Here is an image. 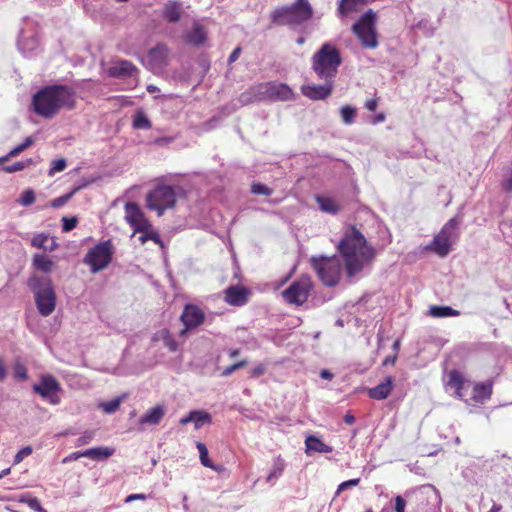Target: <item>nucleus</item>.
I'll use <instances>...</instances> for the list:
<instances>
[{
	"mask_svg": "<svg viewBox=\"0 0 512 512\" xmlns=\"http://www.w3.org/2000/svg\"><path fill=\"white\" fill-rule=\"evenodd\" d=\"M337 248L344 260L349 277L362 271L364 264L371 262L375 257V249L368 245L366 238L355 225L345 229Z\"/></svg>",
	"mask_w": 512,
	"mask_h": 512,
	"instance_id": "obj_1",
	"label": "nucleus"
},
{
	"mask_svg": "<svg viewBox=\"0 0 512 512\" xmlns=\"http://www.w3.org/2000/svg\"><path fill=\"white\" fill-rule=\"evenodd\" d=\"M75 91L67 85L55 84L40 89L32 98V109L35 114L45 119H52L63 108L75 107Z\"/></svg>",
	"mask_w": 512,
	"mask_h": 512,
	"instance_id": "obj_2",
	"label": "nucleus"
},
{
	"mask_svg": "<svg viewBox=\"0 0 512 512\" xmlns=\"http://www.w3.org/2000/svg\"><path fill=\"white\" fill-rule=\"evenodd\" d=\"M446 386L454 391L455 397L466 403L483 404L489 400L493 392V381L475 383L469 398L466 397L465 388L470 385V381L456 369L449 371Z\"/></svg>",
	"mask_w": 512,
	"mask_h": 512,
	"instance_id": "obj_3",
	"label": "nucleus"
},
{
	"mask_svg": "<svg viewBox=\"0 0 512 512\" xmlns=\"http://www.w3.org/2000/svg\"><path fill=\"white\" fill-rule=\"evenodd\" d=\"M313 14L309 0H296L291 5L274 9L270 13V20L277 26L297 27L311 20Z\"/></svg>",
	"mask_w": 512,
	"mask_h": 512,
	"instance_id": "obj_4",
	"label": "nucleus"
},
{
	"mask_svg": "<svg viewBox=\"0 0 512 512\" xmlns=\"http://www.w3.org/2000/svg\"><path fill=\"white\" fill-rule=\"evenodd\" d=\"M311 63L313 71L320 79L334 81L342 63V57L335 45L326 42L314 53Z\"/></svg>",
	"mask_w": 512,
	"mask_h": 512,
	"instance_id": "obj_5",
	"label": "nucleus"
},
{
	"mask_svg": "<svg viewBox=\"0 0 512 512\" xmlns=\"http://www.w3.org/2000/svg\"><path fill=\"white\" fill-rule=\"evenodd\" d=\"M28 286L35 295V303L42 316L51 315L56 307V294L49 278L33 275L28 279Z\"/></svg>",
	"mask_w": 512,
	"mask_h": 512,
	"instance_id": "obj_6",
	"label": "nucleus"
},
{
	"mask_svg": "<svg viewBox=\"0 0 512 512\" xmlns=\"http://www.w3.org/2000/svg\"><path fill=\"white\" fill-rule=\"evenodd\" d=\"M309 262L323 285L334 287L339 283L342 267L337 256H312Z\"/></svg>",
	"mask_w": 512,
	"mask_h": 512,
	"instance_id": "obj_7",
	"label": "nucleus"
},
{
	"mask_svg": "<svg viewBox=\"0 0 512 512\" xmlns=\"http://www.w3.org/2000/svg\"><path fill=\"white\" fill-rule=\"evenodd\" d=\"M113 254V243L111 240H106L89 249L83 262L90 267L91 272L97 273L111 263Z\"/></svg>",
	"mask_w": 512,
	"mask_h": 512,
	"instance_id": "obj_8",
	"label": "nucleus"
},
{
	"mask_svg": "<svg viewBox=\"0 0 512 512\" xmlns=\"http://www.w3.org/2000/svg\"><path fill=\"white\" fill-rule=\"evenodd\" d=\"M313 289L311 276L303 274L282 292V297L288 304L301 306L308 300Z\"/></svg>",
	"mask_w": 512,
	"mask_h": 512,
	"instance_id": "obj_9",
	"label": "nucleus"
},
{
	"mask_svg": "<svg viewBox=\"0 0 512 512\" xmlns=\"http://www.w3.org/2000/svg\"><path fill=\"white\" fill-rule=\"evenodd\" d=\"M147 207L161 216L165 210L173 208L176 203V193L173 187L158 185L146 197Z\"/></svg>",
	"mask_w": 512,
	"mask_h": 512,
	"instance_id": "obj_10",
	"label": "nucleus"
},
{
	"mask_svg": "<svg viewBox=\"0 0 512 512\" xmlns=\"http://www.w3.org/2000/svg\"><path fill=\"white\" fill-rule=\"evenodd\" d=\"M375 19V13L369 10L352 27V31L366 48H376L378 45Z\"/></svg>",
	"mask_w": 512,
	"mask_h": 512,
	"instance_id": "obj_11",
	"label": "nucleus"
},
{
	"mask_svg": "<svg viewBox=\"0 0 512 512\" xmlns=\"http://www.w3.org/2000/svg\"><path fill=\"white\" fill-rule=\"evenodd\" d=\"M458 222L455 218L450 219L434 236L432 242L426 247L427 250L433 251L440 257H445L449 254L452 245V239L457 236Z\"/></svg>",
	"mask_w": 512,
	"mask_h": 512,
	"instance_id": "obj_12",
	"label": "nucleus"
},
{
	"mask_svg": "<svg viewBox=\"0 0 512 512\" xmlns=\"http://www.w3.org/2000/svg\"><path fill=\"white\" fill-rule=\"evenodd\" d=\"M33 391L42 398L49 399L51 404L55 405L60 402L57 396V393L60 391V383L50 374L42 375L40 383L33 385Z\"/></svg>",
	"mask_w": 512,
	"mask_h": 512,
	"instance_id": "obj_13",
	"label": "nucleus"
},
{
	"mask_svg": "<svg viewBox=\"0 0 512 512\" xmlns=\"http://www.w3.org/2000/svg\"><path fill=\"white\" fill-rule=\"evenodd\" d=\"M252 90L257 99L268 96L279 100H288L293 95L292 90L285 84L261 83L252 87Z\"/></svg>",
	"mask_w": 512,
	"mask_h": 512,
	"instance_id": "obj_14",
	"label": "nucleus"
},
{
	"mask_svg": "<svg viewBox=\"0 0 512 512\" xmlns=\"http://www.w3.org/2000/svg\"><path fill=\"white\" fill-rule=\"evenodd\" d=\"M125 220L133 228L134 233L138 231H147L151 228V223L145 217L139 205L135 202H128L124 206Z\"/></svg>",
	"mask_w": 512,
	"mask_h": 512,
	"instance_id": "obj_15",
	"label": "nucleus"
},
{
	"mask_svg": "<svg viewBox=\"0 0 512 512\" xmlns=\"http://www.w3.org/2000/svg\"><path fill=\"white\" fill-rule=\"evenodd\" d=\"M205 319L203 311L193 304H188L184 307L180 320L185 326L179 335L184 336L188 330L194 329L201 325Z\"/></svg>",
	"mask_w": 512,
	"mask_h": 512,
	"instance_id": "obj_16",
	"label": "nucleus"
},
{
	"mask_svg": "<svg viewBox=\"0 0 512 512\" xmlns=\"http://www.w3.org/2000/svg\"><path fill=\"white\" fill-rule=\"evenodd\" d=\"M323 85L307 84L301 86V93L314 101L324 100L332 94L334 81H324Z\"/></svg>",
	"mask_w": 512,
	"mask_h": 512,
	"instance_id": "obj_17",
	"label": "nucleus"
},
{
	"mask_svg": "<svg viewBox=\"0 0 512 512\" xmlns=\"http://www.w3.org/2000/svg\"><path fill=\"white\" fill-rule=\"evenodd\" d=\"M252 294L250 288L232 285L226 289V302L232 306L242 307L246 305Z\"/></svg>",
	"mask_w": 512,
	"mask_h": 512,
	"instance_id": "obj_18",
	"label": "nucleus"
},
{
	"mask_svg": "<svg viewBox=\"0 0 512 512\" xmlns=\"http://www.w3.org/2000/svg\"><path fill=\"white\" fill-rule=\"evenodd\" d=\"M394 386V379L392 376H387L383 382L375 387L369 388L367 391L368 396L374 400H384L391 394Z\"/></svg>",
	"mask_w": 512,
	"mask_h": 512,
	"instance_id": "obj_19",
	"label": "nucleus"
},
{
	"mask_svg": "<svg viewBox=\"0 0 512 512\" xmlns=\"http://www.w3.org/2000/svg\"><path fill=\"white\" fill-rule=\"evenodd\" d=\"M108 72L112 77L122 78L132 76L134 73L138 72V69L132 62L120 60L110 67Z\"/></svg>",
	"mask_w": 512,
	"mask_h": 512,
	"instance_id": "obj_20",
	"label": "nucleus"
},
{
	"mask_svg": "<svg viewBox=\"0 0 512 512\" xmlns=\"http://www.w3.org/2000/svg\"><path fill=\"white\" fill-rule=\"evenodd\" d=\"M165 416V408L163 405H156L149 409L145 414H143L139 419L140 425H158Z\"/></svg>",
	"mask_w": 512,
	"mask_h": 512,
	"instance_id": "obj_21",
	"label": "nucleus"
},
{
	"mask_svg": "<svg viewBox=\"0 0 512 512\" xmlns=\"http://www.w3.org/2000/svg\"><path fill=\"white\" fill-rule=\"evenodd\" d=\"M206 39H207V33H206L205 29L198 23H196L193 26L191 31L187 32L184 35L185 43H187L189 45H193V46L203 45L205 43Z\"/></svg>",
	"mask_w": 512,
	"mask_h": 512,
	"instance_id": "obj_22",
	"label": "nucleus"
},
{
	"mask_svg": "<svg viewBox=\"0 0 512 512\" xmlns=\"http://www.w3.org/2000/svg\"><path fill=\"white\" fill-rule=\"evenodd\" d=\"M190 422L194 423L195 429H199L203 425L209 424L211 422V416L204 411H192L188 416L180 419L181 425H186Z\"/></svg>",
	"mask_w": 512,
	"mask_h": 512,
	"instance_id": "obj_23",
	"label": "nucleus"
},
{
	"mask_svg": "<svg viewBox=\"0 0 512 512\" xmlns=\"http://www.w3.org/2000/svg\"><path fill=\"white\" fill-rule=\"evenodd\" d=\"M306 453L311 454L313 452L318 453H331L333 448L327 444H325L322 440H320L316 436H308L305 439Z\"/></svg>",
	"mask_w": 512,
	"mask_h": 512,
	"instance_id": "obj_24",
	"label": "nucleus"
},
{
	"mask_svg": "<svg viewBox=\"0 0 512 512\" xmlns=\"http://www.w3.org/2000/svg\"><path fill=\"white\" fill-rule=\"evenodd\" d=\"M369 0H340L338 4V14L341 17L347 16L352 12L358 11L365 6Z\"/></svg>",
	"mask_w": 512,
	"mask_h": 512,
	"instance_id": "obj_25",
	"label": "nucleus"
},
{
	"mask_svg": "<svg viewBox=\"0 0 512 512\" xmlns=\"http://www.w3.org/2000/svg\"><path fill=\"white\" fill-rule=\"evenodd\" d=\"M115 450L109 447H94L83 451L82 455L87 458H91L96 461H102L108 459L114 454Z\"/></svg>",
	"mask_w": 512,
	"mask_h": 512,
	"instance_id": "obj_26",
	"label": "nucleus"
},
{
	"mask_svg": "<svg viewBox=\"0 0 512 512\" xmlns=\"http://www.w3.org/2000/svg\"><path fill=\"white\" fill-rule=\"evenodd\" d=\"M315 200L323 212L335 215L341 209L337 201L331 197L316 196Z\"/></svg>",
	"mask_w": 512,
	"mask_h": 512,
	"instance_id": "obj_27",
	"label": "nucleus"
},
{
	"mask_svg": "<svg viewBox=\"0 0 512 512\" xmlns=\"http://www.w3.org/2000/svg\"><path fill=\"white\" fill-rule=\"evenodd\" d=\"M167 55V47L163 44H159L149 51L148 58L151 62L157 64L158 66H162L166 62Z\"/></svg>",
	"mask_w": 512,
	"mask_h": 512,
	"instance_id": "obj_28",
	"label": "nucleus"
},
{
	"mask_svg": "<svg viewBox=\"0 0 512 512\" xmlns=\"http://www.w3.org/2000/svg\"><path fill=\"white\" fill-rule=\"evenodd\" d=\"M164 17L171 23H176L181 17V7L177 2H170L165 5Z\"/></svg>",
	"mask_w": 512,
	"mask_h": 512,
	"instance_id": "obj_29",
	"label": "nucleus"
},
{
	"mask_svg": "<svg viewBox=\"0 0 512 512\" xmlns=\"http://www.w3.org/2000/svg\"><path fill=\"white\" fill-rule=\"evenodd\" d=\"M126 397L127 394H123L113 400L99 403L98 407L106 414H113L119 409L121 403L126 399Z\"/></svg>",
	"mask_w": 512,
	"mask_h": 512,
	"instance_id": "obj_30",
	"label": "nucleus"
},
{
	"mask_svg": "<svg viewBox=\"0 0 512 512\" xmlns=\"http://www.w3.org/2000/svg\"><path fill=\"white\" fill-rule=\"evenodd\" d=\"M33 265L36 269L48 273L52 270L54 263L47 255L36 254L33 258Z\"/></svg>",
	"mask_w": 512,
	"mask_h": 512,
	"instance_id": "obj_31",
	"label": "nucleus"
},
{
	"mask_svg": "<svg viewBox=\"0 0 512 512\" xmlns=\"http://www.w3.org/2000/svg\"><path fill=\"white\" fill-rule=\"evenodd\" d=\"M429 314L435 318H444L458 316L460 312L449 306H432L430 307Z\"/></svg>",
	"mask_w": 512,
	"mask_h": 512,
	"instance_id": "obj_32",
	"label": "nucleus"
},
{
	"mask_svg": "<svg viewBox=\"0 0 512 512\" xmlns=\"http://www.w3.org/2000/svg\"><path fill=\"white\" fill-rule=\"evenodd\" d=\"M34 143V140L32 137H27L23 143L17 145L16 147H14L9 153L7 156L5 157H2L0 158V163L1 162H4V161H7L8 159L12 158V157H15L17 155H19L21 152H23L24 150H26L28 147H30L31 145H33Z\"/></svg>",
	"mask_w": 512,
	"mask_h": 512,
	"instance_id": "obj_33",
	"label": "nucleus"
},
{
	"mask_svg": "<svg viewBox=\"0 0 512 512\" xmlns=\"http://www.w3.org/2000/svg\"><path fill=\"white\" fill-rule=\"evenodd\" d=\"M152 123L147 118L144 112L138 111L133 118V128L135 129H150Z\"/></svg>",
	"mask_w": 512,
	"mask_h": 512,
	"instance_id": "obj_34",
	"label": "nucleus"
},
{
	"mask_svg": "<svg viewBox=\"0 0 512 512\" xmlns=\"http://www.w3.org/2000/svg\"><path fill=\"white\" fill-rule=\"evenodd\" d=\"M143 234L139 237V241L144 244L148 240L153 241L158 244L161 248L164 247V243L160 238V235L157 231L148 229L147 231H141Z\"/></svg>",
	"mask_w": 512,
	"mask_h": 512,
	"instance_id": "obj_35",
	"label": "nucleus"
},
{
	"mask_svg": "<svg viewBox=\"0 0 512 512\" xmlns=\"http://www.w3.org/2000/svg\"><path fill=\"white\" fill-rule=\"evenodd\" d=\"M80 189H81V186L75 187L69 193L53 199L51 201V206L53 208H60V207L64 206L73 197V195L76 192H78Z\"/></svg>",
	"mask_w": 512,
	"mask_h": 512,
	"instance_id": "obj_36",
	"label": "nucleus"
},
{
	"mask_svg": "<svg viewBox=\"0 0 512 512\" xmlns=\"http://www.w3.org/2000/svg\"><path fill=\"white\" fill-rule=\"evenodd\" d=\"M197 449L200 454V461H201L202 465L205 467L214 468V466L212 465V462L210 461V459L208 457V450H207V447L205 446V444L198 442Z\"/></svg>",
	"mask_w": 512,
	"mask_h": 512,
	"instance_id": "obj_37",
	"label": "nucleus"
},
{
	"mask_svg": "<svg viewBox=\"0 0 512 512\" xmlns=\"http://www.w3.org/2000/svg\"><path fill=\"white\" fill-rule=\"evenodd\" d=\"M342 120L345 124H351L356 116L355 108L351 106H343L340 110Z\"/></svg>",
	"mask_w": 512,
	"mask_h": 512,
	"instance_id": "obj_38",
	"label": "nucleus"
},
{
	"mask_svg": "<svg viewBox=\"0 0 512 512\" xmlns=\"http://www.w3.org/2000/svg\"><path fill=\"white\" fill-rule=\"evenodd\" d=\"M32 163L31 159H28L26 161H17L11 165H6L3 167V170L7 173H14L17 171H22L26 167H28Z\"/></svg>",
	"mask_w": 512,
	"mask_h": 512,
	"instance_id": "obj_39",
	"label": "nucleus"
},
{
	"mask_svg": "<svg viewBox=\"0 0 512 512\" xmlns=\"http://www.w3.org/2000/svg\"><path fill=\"white\" fill-rule=\"evenodd\" d=\"M162 339L164 342V345L172 352H175L178 349V343L174 339V337L171 335V333L168 330H164L162 332Z\"/></svg>",
	"mask_w": 512,
	"mask_h": 512,
	"instance_id": "obj_40",
	"label": "nucleus"
},
{
	"mask_svg": "<svg viewBox=\"0 0 512 512\" xmlns=\"http://www.w3.org/2000/svg\"><path fill=\"white\" fill-rule=\"evenodd\" d=\"M251 193L255 195H265L270 196L273 193V190L262 183H253L251 185Z\"/></svg>",
	"mask_w": 512,
	"mask_h": 512,
	"instance_id": "obj_41",
	"label": "nucleus"
},
{
	"mask_svg": "<svg viewBox=\"0 0 512 512\" xmlns=\"http://www.w3.org/2000/svg\"><path fill=\"white\" fill-rule=\"evenodd\" d=\"M14 377L18 380H26L28 378L27 368L21 362H16L13 367Z\"/></svg>",
	"mask_w": 512,
	"mask_h": 512,
	"instance_id": "obj_42",
	"label": "nucleus"
},
{
	"mask_svg": "<svg viewBox=\"0 0 512 512\" xmlns=\"http://www.w3.org/2000/svg\"><path fill=\"white\" fill-rule=\"evenodd\" d=\"M34 201H35L34 191L32 189H27L22 193L19 203L22 206H29V205L33 204Z\"/></svg>",
	"mask_w": 512,
	"mask_h": 512,
	"instance_id": "obj_43",
	"label": "nucleus"
},
{
	"mask_svg": "<svg viewBox=\"0 0 512 512\" xmlns=\"http://www.w3.org/2000/svg\"><path fill=\"white\" fill-rule=\"evenodd\" d=\"M78 223V219L76 217H63L62 218V230L64 232H69L73 230Z\"/></svg>",
	"mask_w": 512,
	"mask_h": 512,
	"instance_id": "obj_44",
	"label": "nucleus"
},
{
	"mask_svg": "<svg viewBox=\"0 0 512 512\" xmlns=\"http://www.w3.org/2000/svg\"><path fill=\"white\" fill-rule=\"evenodd\" d=\"M66 166H67V163H66L65 159L61 158L58 160H54L52 162V166L50 168L49 175H53L56 172L63 171L66 168Z\"/></svg>",
	"mask_w": 512,
	"mask_h": 512,
	"instance_id": "obj_45",
	"label": "nucleus"
},
{
	"mask_svg": "<svg viewBox=\"0 0 512 512\" xmlns=\"http://www.w3.org/2000/svg\"><path fill=\"white\" fill-rule=\"evenodd\" d=\"M360 482V479L359 478H355V479H350V480H347V481H344L342 482L338 488H337V491H336V494H340L342 491L346 490L347 488H350V487H354V486H357Z\"/></svg>",
	"mask_w": 512,
	"mask_h": 512,
	"instance_id": "obj_46",
	"label": "nucleus"
},
{
	"mask_svg": "<svg viewBox=\"0 0 512 512\" xmlns=\"http://www.w3.org/2000/svg\"><path fill=\"white\" fill-rule=\"evenodd\" d=\"M32 453V448L30 446H26L22 448L18 453L16 454L14 458V464H19L23 461V459L27 456H29Z\"/></svg>",
	"mask_w": 512,
	"mask_h": 512,
	"instance_id": "obj_47",
	"label": "nucleus"
},
{
	"mask_svg": "<svg viewBox=\"0 0 512 512\" xmlns=\"http://www.w3.org/2000/svg\"><path fill=\"white\" fill-rule=\"evenodd\" d=\"M406 500L401 496L397 495L394 497V510L395 512H405Z\"/></svg>",
	"mask_w": 512,
	"mask_h": 512,
	"instance_id": "obj_48",
	"label": "nucleus"
},
{
	"mask_svg": "<svg viewBox=\"0 0 512 512\" xmlns=\"http://www.w3.org/2000/svg\"><path fill=\"white\" fill-rule=\"evenodd\" d=\"M26 503L31 509L38 512H44L41 502L37 497H30L28 500H26Z\"/></svg>",
	"mask_w": 512,
	"mask_h": 512,
	"instance_id": "obj_49",
	"label": "nucleus"
},
{
	"mask_svg": "<svg viewBox=\"0 0 512 512\" xmlns=\"http://www.w3.org/2000/svg\"><path fill=\"white\" fill-rule=\"evenodd\" d=\"M93 439V433L92 432H85L83 433L76 441V446H83L86 444H89Z\"/></svg>",
	"mask_w": 512,
	"mask_h": 512,
	"instance_id": "obj_50",
	"label": "nucleus"
},
{
	"mask_svg": "<svg viewBox=\"0 0 512 512\" xmlns=\"http://www.w3.org/2000/svg\"><path fill=\"white\" fill-rule=\"evenodd\" d=\"M47 239V236H45L44 234L37 235L36 237L33 238L32 245L34 247L41 248L44 246Z\"/></svg>",
	"mask_w": 512,
	"mask_h": 512,
	"instance_id": "obj_51",
	"label": "nucleus"
},
{
	"mask_svg": "<svg viewBox=\"0 0 512 512\" xmlns=\"http://www.w3.org/2000/svg\"><path fill=\"white\" fill-rule=\"evenodd\" d=\"M246 365H247V361L242 360V361H239V362H237L235 364H232L230 366H226V375H229V374L233 373L234 371H236L237 369L242 368V367H244Z\"/></svg>",
	"mask_w": 512,
	"mask_h": 512,
	"instance_id": "obj_52",
	"label": "nucleus"
},
{
	"mask_svg": "<svg viewBox=\"0 0 512 512\" xmlns=\"http://www.w3.org/2000/svg\"><path fill=\"white\" fill-rule=\"evenodd\" d=\"M378 101H379V98L378 97H375V98H372V99H369L365 102V108L371 112H374L377 107H378Z\"/></svg>",
	"mask_w": 512,
	"mask_h": 512,
	"instance_id": "obj_53",
	"label": "nucleus"
},
{
	"mask_svg": "<svg viewBox=\"0 0 512 512\" xmlns=\"http://www.w3.org/2000/svg\"><path fill=\"white\" fill-rule=\"evenodd\" d=\"M147 496L145 494L139 493V494H130L126 497L125 502L130 503L135 500H145Z\"/></svg>",
	"mask_w": 512,
	"mask_h": 512,
	"instance_id": "obj_54",
	"label": "nucleus"
},
{
	"mask_svg": "<svg viewBox=\"0 0 512 512\" xmlns=\"http://www.w3.org/2000/svg\"><path fill=\"white\" fill-rule=\"evenodd\" d=\"M83 454V451H76V452H73L72 454H70L68 457H66L63 462H68V461H72V460H78L79 458L81 457H85V455H82Z\"/></svg>",
	"mask_w": 512,
	"mask_h": 512,
	"instance_id": "obj_55",
	"label": "nucleus"
},
{
	"mask_svg": "<svg viewBox=\"0 0 512 512\" xmlns=\"http://www.w3.org/2000/svg\"><path fill=\"white\" fill-rule=\"evenodd\" d=\"M6 376H7V369H6V366H5V363L2 359V357H0V382L4 381Z\"/></svg>",
	"mask_w": 512,
	"mask_h": 512,
	"instance_id": "obj_56",
	"label": "nucleus"
},
{
	"mask_svg": "<svg viewBox=\"0 0 512 512\" xmlns=\"http://www.w3.org/2000/svg\"><path fill=\"white\" fill-rule=\"evenodd\" d=\"M265 366L263 364H259L252 369V376H260L264 374Z\"/></svg>",
	"mask_w": 512,
	"mask_h": 512,
	"instance_id": "obj_57",
	"label": "nucleus"
},
{
	"mask_svg": "<svg viewBox=\"0 0 512 512\" xmlns=\"http://www.w3.org/2000/svg\"><path fill=\"white\" fill-rule=\"evenodd\" d=\"M240 53H241V48L240 47L235 48L234 51L229 56V59H228L229 63H233L234 61H236L238 59Z\"/></svg>",
	"mask_w": 512,
	"mask_h": 512,
	"instance_id": "obj_58",
	"label": "nucleus"
},
{
	"mask_svg": "<svg viewBox=\"0 0 512 512\" xmlns=\"http://www.w3.org/2000/svg\"><path fill=\"white\" fill-rule=\"evenodd\" d=\"M502 187L505 191H512V173L511 176L502 183Z\"/></svg>",
	"mask_w": 512,
	"mask_h": 512,
	"instance_id": "obj_59",
	"label": "nucleus"
},
{
	"mask_svg": "<svg viewBox=\"0 0 512 512\" xmlns=\"http://www.w3.org/2000/svg\"><path fill=\"white\" fill-rule=\"evenodd\" d=\"M320 376H321V378L326 379V380H332L333 379V374L329 370H326V369H323L320 372Z\"/></svg>",
	"mask_w": 512,
	"mask_h": 512,
	"instance_id": "obj_60",
	"label": "nucleus"
},
{
	"mask_svg": "<svg viewBox=\"0 0 512 512\" xmlns=\"http://www.w3.org/2000/svg\"><path fill=\"white\" fill-rule=\"evenodd\" d=\"M385 120V114L384 113H379L377 114L374 118H373V123L374 124H377V123H380V122H383Z\"/></svg>",
	"mask_w": 512,
	"mask_h": 512,
	"instance_id": "obj_61",
	"label": "nucleus"
},
{
	"mask_svg": "<svg viewBox=\"0 0 512 512\" xmlns=\"http://www.w3.org/2000/svg\"><path fill=\"white\" fill-rule=\"evenodd\" d=\"M344 421L346 424L352 425L355 422V417L348 413L344 416Z\"/></svg>",
	"mask_w": 512,
	"mask_h": 512,
	"instance_id": "obj_62",
	"label": "nucleus"
},
{
	"mask_svg": "<svg viewBox=\"0 0 512 512\" xmlns=\"http://www.w3.org/2000/svg\"><path fill=\"white\" fill-rule=\"evenodd\" d=\"M397 359V356L394 355V356H388L385 358L384 362H383V365H387V364H394L395 361Z\"/></svg>",
	"mask_w": 512,
	"mask_h": 512,
	"instance_id": "obj_63",
	"label": "nucleus"
},
{
	"mask_svg": "<svg viewBox=\"0 0 512 512\" xmlns=\"http://www.w3.org/2000/svg\"><path fill=\"white\" fill-rule=\"evenodd\" d=\"M501 506L498 504H494L488 512H499L501 510Z\"/></svg>",
	"mask_w": 512,
	"mask_h": 512,
	"instance_id": "obj_64",
	"label": "nucleus"
}]
</instances>
